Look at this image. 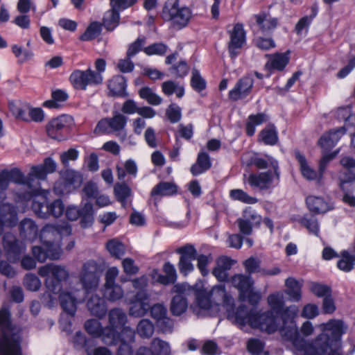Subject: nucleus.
I'll return each mask as SVG.
<instances>
[{"mask_svg":"<svg viewBox=\"0 0 355 355\" xmlns=\"http://www.w3.org/2000/svg\"><path fill=\"white\" fill-rule=\"evenodd\" d=\"M319 327L322 333L311 342L295 343L297 355H340L341 338L347 330L344 322L331 319Z\"/></svg>","mask_w":355,"mask_h":355,"instance_id":"f257e3e1","label":"nucleus"},{"mask_svg":"<svg viewBox=\"0 0 355 355\" xmlns=\"http://www.w3.org/2000/svg\"><path fill=\"white\" fill-rule=\"evenodd\" d=\"M71 234V227L66 222L58 225L46 224L40 231V240L43 246H34L32 252L35 259L42 263L47 258L58 259L60 258L62 250L58 241L62 236H68Z\"/></svg>","mask_w":355,"mask_h":355,"instance_id":"f03ea898","label":"nucleus"},{"mask_svg":"<svg viewBox=\"0 0 355 355\" xmlns=\"http://www.w3.org/2000/svg\"><path fill=\"white\" fill-rule=\"evenodd\" d=\"M21 327L12 322L11 313L8 308L0 309V332L1 344L6 355H21Z\"/></svg>","mask_w":355,"mask_h":355,"instance_id":"7ed1b4c3","label":"nucleus"},{"mask_svg":"<svg viewBox=\"0 0 355 355\" xmlns=\"http://www.w3.org/2000/svg\"><path fill=\"white\" fill-rule=\"evenodd\" d=\"M162 18L171 21L172 26L178 29L185 27L191 17V12L187 7H180L179 0H167L163 7Z\"/></svg>","mask_w":355,"mask_h":355,"instance_id":"20e7f679","label":"nucleus"},{"mask_svg":"<svg viewBox=\"0 0 355 355\" xmlns=\"http://www.w3.org/2000/svg\"><path fill=\"white\" fill-rule=\"evenodd\" d=\"M38 273L41 277H46L45 286L54 294L60 293L62 289V282L68 279L69 272L65 267L49 263L39 268Z\"/></svg>","mask_w":355,"mask_h":355,"instance_id":"39448f33","label":"nucleus"},{"mask_svg":"<svg viewBox=\"0 0 355 355\" xmlns=\"http://www.w3.org/2000/svg\"><path fill=\"white\" fill-rule=\"evenodd\" d=\"M270 165L273 171H267L248 175L247 182L251 188L262 191L271 189L278 184L280 178L278 162L277 160H271Z\"/></svg>","mask_w":355,"mask_h":355,"instance_id":"423d86ee","label":"nucleus"},{"mask_svg":"<svg viewBox=\"0 0 355 355\" xmlns=\"http://www.w3.org/2000/svg\"><path fill=\"white\" fill-rule=\"evenodd\" d=\"M101 271L94 261H88L82 267L79 275L80 282L85 294L95 291L99 285Z\"/></svg>","mask_w":355,"mask_h":355,"instance_id":"0eeeda50","label":"nucleus"},{"mask_svg":"<svg viewBox=\"0 0 355 355\" xmlns=\"http://www.w3.org/2000/svg\"><path fill=\"white\" fill-rule=\"evenodd\" d=\"M56 167L55 162L51 157L46 158L42 164L32 166L28 175V185L33 188L34 191H38L40 193V180H46L47 174L55 172Z\"/></svg>","mask_w":355,"mask_h":355,"instance_id":"6e6552de","label":"nucleus"},{"mask_svg":"<svg viewBox=\"0 0 355 355\" xmlns=\"http://www.w3.org/2000/svg\"><path fill=\"white\" fill-rule=\"evenodd\" d=\"M82 182L83 177L80 173L66 169L60 173V179L55 182L53 191L57 195L63 196L79 188Z\"/></svg>","mask_w":355,"mask_h":355,"instance_id":"1a4fd4ad","label":"nucleus"},{"mask_svg":"<svg viewBox=\"0 0 355 355\" xmlns=\"http://www.w3.org/2000/svg\"><path fill=\"white\" fill-rule=\"evenodd\" d=\"M69 80L72 87L76 90L85 91L88 87H96L101 84L98 73H94V70L88 68L85 70L76 69L70 74Z\"/></svg>","mask_w":355,"mask_h":355,"instance_id":"9d476101","label":"nucleus"},{"mask_svg":"<svg viewBox=\"0 0 355 355\" xmlns=\"http://www.w3.org/2000/svg\"><path fill=\"white\" fill-rule=\"evenodd\" d=\"M70 122L71 117L67 115L53 119L46 127L48 136L55 140H64L69 132Z\"/></svg>","mask_w":355,"mask_h":355,"instance_id":"9b49d317","label":"nucleus"},{"mask_svg":"<svg viewBox=\"0 0 355 355\" xmlns=\"http://www.w3.org/2000/svg\"><path fill=\"white\" fill-rule=\"evenodd\" d=\"M3 247L8 259L13 263L20 259L26 250L24 243L18 240L16 236L10 232H6L3 235Z\"/></svg>","mask_w":355,"mask_h":355,"instance_id":"f8f14e48","label":"nucleus"},{"mask_svg":"<svg viewBox=\"0 0 355 355\" xmlns=\"http://www.w3.org/2000/svg\"><path fill=\"white\" fill-rule=\"evenodd\" d=\"M175 252L180 255L178 263L180 272L187 276L194 270L192 261L196 260V258H197V250L193 245L187 243L178 248Z\"/></svg>","mask_w":355,"mask_h":355,"instance_id":"ddd939ff","label":"nucleus"},{"mask_svg":"<svg viewBox=\"0 0 355 355\" xmlns=\"http://www.w3.org/2000/svg\"><path fill=\"white\" fill-rule=\"evenodd\" d=\"M6 195L0 191V235L5 226L12 227L17 222V208L13 205L5 202Z\"/></svg>","mask_w":355,"mask_h":355,"instance_id":"4468645a","label":"nucleus"},{"mask_svg":"<svg viewBox=\"0 0 355 355\" xmlns=\"http://www.w3.org/2000/svg\"><path fill=\"white\" fill-rule=\"evenodd\" d=\"M278 317L272 311L257 312L256 315H254V320L252 322V328L259 329L268 334L274 333L278 329L277 322Z\"/></svg>","mask_w":355,"mask_h":355,"instance_id":"2eb2a0df","label":"nucleus"},{"mask_svg":"<svg viewBox=\"0 0 355 355\" xmlns=\"http://www.w3.org/2000/svg\"><path fill=\"white\" fill-rule=\"evenodd\" d=\"M8 176L10 182L23 184L25 187L29 189V191L17 193L19 200L26 202L30 200L34 196L39 194L38 191H34L33 188L28 185L27 182L28 176L25 177L22 172L18 168H12L10 171L8 170Z\"/></svg>","mask_w":355,"mask_h":355,"instance_id":"dca6fc26","label":"nucleus"},{"mask_svg":"<svg viewBox=\"0 0 355 355\" xmlns=\"http://www.w3.org/2000/svg\"><path fill=\"white\" fill-rule=\"evenodd\" d=\"M230 41L228 45V50L232 58L236 57L239 52L238 49L242 48L246 40V33L242 24H236L230 33Z\"/></svg>","mask_w":355,"mask_h":355,"instance_id":"f3484780","label":"nucleus"},{"mask_svg":"<svg viewBox=\"0 0 355 355\" xmlns=\"http://www.w3.org/2000/svg\"><path fill=\"white\" fill-rule=\"evenodd\" d=\"M254 85V80L250 76L240 78L234 87L229 92L230 99L236 101L247 97L251 92Z\"/></svg>","mask_w":355,"mask_h":355,"instance_id":"a211bd4d","label":"nucleus"},{"mask_svg":"<svg viewBox=\"0 0 355 355\" xmlns=\"http://www.w3.org/2000/svg\"><path fill=\"white\" fill-rule=\"evenodd\" d=\"M209 293L214 306H223L227 311L232 308L234 299L226 292L225 285L219 284L214 286Z\"/></svg>","mask_w":355,"mask_h":355,"instance_id":"6ab92c4d","label":"nucleus"},{"mask_svg":"<svg viewBox=\"0 0 355 355\" xmlns=\"http://www.w3.org/2000/svg\"><path fill=\"white\" fill-rule=\"evenodd\" d=\"M256 313L254 310H249L245 305H241L236 309L233 315L228 314V318L233 319L234 323L241 329H243L247 324L252 328V322L254 320Z\"/></svg>","mask_w":355,"mask_h":355,"instance_id":"aec40b11","label":"nucleus"},{"mask_svg":"<svg viewBox=\"0 0 355 355\" xmlns=\"http://www.w3.org/2000/svg\"><path fill=\"white\" fill-rule=\"evenodd\" d=\"M150 308L147 293L137 291L130 307L129 313L135 317L144 316Z\"/></svg>","mask_w":355,"mask_h":355,"instance_id":"412c9836","label":"nucleus"},{"mask_svg":"<svg viewBox=\"0 0 355 355\" xmlns=\"http://www.w3.org/2000/svg\"><path fill=\"white\" fill-rule=\"evenodd\" d=\"M127 80L123 76L116 75L107 81L108 96L125 98L128 96L126 91Z\"/></svg>","mask_w":355,"mask_h":355,"instance_id":"4be33fe9","label":"nucleus"},{"mask_svg":"<svg viewBox=\"0 0 355 355\" xmlns=\"http://www.w3.org/2000/svg\"><path fill=\"white\" fill-rule=\"evenodd\" d=\"M85 298V295L79 298L76 293L63 292L61 293L59 299L61 307L63 311L71 316H73L76 312V305Z\"/></svg>","mask_w":355,"mask_h":355,"instance_id":"5701e85b","label":"nucleus"},{"mask_svg":"<svg viewBox=\"0 0 355 355\" xmlns=\"http://www.w3.org/2000/svg\"><path fill=\"white\" fill-rule=\"evenodd\" d=\"M232 286L239 291V297H245L248 291L253 288L254 280L250 275L236 274L231 277Z\"/></svg>","mask_w":355,"mask_h":355,"instance_id":"b1692460","label":"nucleus"},{"mask_svg":"<svg viewBox=\"0 0 355 355\" xmlns=\"http://www.w3.org/2000/svg\"><path fill=\"white\" fill-rule=\"evenodd\" d=\"M345 133L346 129L344 126L331 130L320 139L319 144L325 150L331 149Z\"/></svg>","mask_w":355,"mask_h":355,"instance_id":"393cba45","label":"nucleus"},{"mask_svg":"<svg viewBox=\"0 0 355 355\" xmlns=\"http://www.w3.org/2000/svg\"><path fill=\"white\" fill-rule=\"evenodd\" d=\"M211 164L209 154L205 151H200L198 154L196 162L191 166L190 172L193 176H198L209 170Z\"/></svg>","mask_w":355,"mask_h":355,"instance_id":"a878e982","label":"nucleus"},{"mask_svg":"<svg viewBox=\"0 0 355 355\" xmlns=\"http://www.w3.org/2000/svg\"><path fill=\"white\" fill-rule=\"evenodd\" d=\"M257 25L263 33L273 31L278 24V19L272 17L268 13L260 12L253 16Z\"/></svg>","mask_w":355,"mask_h":355,"instance_id":"bb28decb","label":"nucleus"},{"mask_svg":"<svg viewBox=\"0 0 355 355\" xmlns=\"http://www.w3.org/2000/svg\"><path fill=\"white\" fill-rule=\"evenodd\" d=\"M87 306L90 313L101 319L107 313V306L104 299L95 295H92L87 302Z\"/></svg>","mask_w":355,"mask_h":355,"instance_id":"cd10ccee","label":"nucleus"},{"mask_svg":"<svg viewBox=\"0 0 355 355\" xmlns=\"http://www.w3.org/2000/svg\"><path fill=\"white\" fill-rule=\"evenodd\" d=\"M233 265L232 260L223 257L218 260L216 267L212 270L213 275L220 282L228 281V271Z\"/></svg>","mask_w":355,"mask_h":355,"instance_id":"c85d7f7f","label":"nucleus"},{"mask_svg":"<svg viewBox=\"0 0 355 355\" xmlns=\"http://www.w3.org/2000/svg\"><path fill=\"white\" fill-rule=\"evenodd\" d=\"M306 203L309 211L315 214H324L331 209L329 203L319 196H308L306 198Z\"/></svg>","mask_w":355,"mask_h":355,"instance_id":"c756f323","label":"nucleus"},{"mask_svg":"<svg viewBox=\"0 0 355 355\" xmlns=\"http://www.w3.org/2000/svg\"><path fill=\"white\" fill-rule=\"evenodd\" d=\"M268 119V116L263 112L249 115L245 123L246 135L249 137L253 136L256 131V127L267 122Z\"/></svg>","mask_w":355,"mask_h":355,"instance_id":"7c9ffc66","label":"nucleus"},{"mask_svg":"<svg viewBox=\"0 0 355 355\" xmlns=\"http://www.w3.org/2000/svg\"><path fill=\"white\" fill-rule=\"evenodd\" d=\"M38 228L34 220L30 218L23 219L19 224L20 236L28 240H33L37 235Z\"/></svg>","mask_w":355,"mask_h":355,"instance_id":"2f4dec72","label":"nucleus"},{"mask_svg":"<svg viewBox=\"0 0 355 355\" xmlns=\"http://www.w3.org/2000/svg\"><path fill=\"white\" fill-rule=\"evenodd\" d=\"M178 187L173 182H160L155 185L150 192L152 197L159 196H172L177 193Z\"/></svg>","mask_w":355,"mask_h":355,"instance_id":"473e14b6","label":"nucleus"},{"mask_svg":"<svg viewBox=\"0 0 355 355\" xmlns=\"http://www.w3.org/2000/svg\"><path fill=\"white\" fill-rule=\"evenodd\" d=\"M288 53L289 52L270 55V61L266 63V67L270 69L284 70L290 60Z\"/></svg>","mask_w":355,"mask_h":355,"instance_id":"72a5a7b5","label":"nucleus"},{"mask_svg":"<svg viewBox=\"0 0 355 355\" xmlns=\"http://www.w3.org/2000/svg\"><path fill=\"white\" fill-rule=\"evenodd\" d=\"M259 140L266 145L274 146L278 141V132L274 124H268L259 135Z\"/></svg>","mask_w":355,"mask_h":355,"instance_id":"f704fd0d","label":"nucleus"},{"mask_svg":"<svg viewBox=\"0 0 355 355\" xmlns=\"http://www.w3.org/2000/svg\"><path fill=\"white\" fill-rule=\"evenodd\" d=\"M295 157L300 164V171L304 178L309 180H313L318 178V175L317 172L308 165L304 155H303L299 150H295Z\"/></svg>","mask_w":355,"mask_h":355,"instance_id":"c9c22d12","label":"nucleus"},{"mask_svg":"<svg viewBox=\"0 0 355 355\" xmlns=\"http://www.w3.org/2000/svg\"><path fill=\"white\" fill-rule=\"evenodd\" d=\"M109 325L116 329L123 327L127 322L125 313L119 308L112 309L108 313Z\"/></svg>","mask_w":355,"mask_h":355,"instance_id":"e433bc0d","label":"nucleus"},{"mask_svg":"<svg viewBox=\"0 0 355 355\" xmlns=\"http://www.w3.org/2000/svg\"><path fill=\"white\" fill-rule=\"evenodd\" d=\"M137 166L133 159H128L125 162L123 166H116L117 178L123 180L127 175L135 178L137 174Z\"/></svg>","mask_w":355,"mask_h":355,"instance_id":"4c0bfd02","label":"nucleus"},{"mask_svg":"<svg viewBox=\"0 0 355 355\" xmlns=\"http://www.w3.org/2000/svg\"><path fill=\"white\" fill-rule=\"evenodd\" d=\"M31 208L33 212L40 218H47L49 217V203L47 202L46 198L41 197L40 198H34Z\"/></svg>","mask_w":355,"mask_h":355,"instance_id":"58836bf2","label":"nucleus"},{"mask_svg":"<svg viewBox=\"0 0 355 355\" xmlns=\"http://www.w3.org/2000/svg\"><path fill=\"white\" fill-rule=\"evenodd\" d=\"M116 329V328L110 325L103 327L102 334L99 338H101L103 343L105 345H116L120 340V334Z\"/></svg>","mask_w":355,"mask_h":355,"instance_id":"ea45409f","label":"nucleus"},{"mask_svg":"<svg viewBox=\"0 0 355 355\" xmlns=\"http://www.w3.org/2000/svg\"><path fill=\"white\" fill-rule=\"evenodd\" d=\"M285 285L287 287L286 294L293 301L298 302L301 299L302 284L293 277L286 279Z\"/></svg>","mask_w":355,"mask_h":355,"instance_id":"a19ab883","label":"nucleus"},{"mask_svg":"<svg viewBox=\"0 0 355 355\" xmlns=\"http://www.w3.org/2000/svg\"><path fill=\"white\" fill-rule=\"evenodd\" d=\"M188 307V302L184 295H175L171 302V311L174 315H180L184 313Z\"/></svg>","mask_w":355,"mask_h":355,"instance_id":"79ce46f5","label":"nucleus"},{"mask_svg":"<svg viewBox=\"0 0 355 355\" xmlns=\"http://www.w3.org/2000/svg\"><path fill=\"white\" fill-rule=\"evenodd\" d=\"M114 192L116 200L120 202L121 206L125 208L127 204V198L132 194L130 187L124 182L116 183L114 187Z\"/></svg>","mask_w":355,"mask_h":355,"instance_id":"37998d69","label":"nucleus"},{"mask_svg":"<svg viewBox=\"0 0 355 355\" xmlns=\"http://www.w3.org/2000/svg\"><path fill=\"white\" fill-rule=\"evenodd\" d=\"M119 9L112 8L107 11L103 17V25L107 31H113L119 24L120 16Z\"/></svg>","mask_w":355,"mask_h":355,"instance_id":"c03bdc74","label":"nucleus"},{"mask_svg":"<svg viewBox=\"0 0 355 355\" xmlns=\"http://www.w3.org/2000/svg\"><path fill=\"white\" fill-rule=\"evenodd\" d=\"M81 226L84 228L87 227L93 223L94 211L92 204L87 202L79 209Z\"/></svg>","mask_w":355,"mask_h":355,"instance_id":"a18cd8bd","label":"nucleus"},{"mask_svg":"<svg viewBox=\"0 0 355 355\" xmlns=\"http://www.w3.org/2000/svg\"><path fill=\"white\" fill-rule=\"evenodd\" d=\"M355 266V256L346 250L341 252L340 259L337 262V267L344 272L351 271Z\"/></svg>","mask_w":355,"mask_h":355,"instance_id":"49530a36","label":"nucleus"},{"mask_svg":"<svg viewBox=\"0 0 355 355\" xmlns=\"http://www.w3.org/2000/svg\"><path fill=\"white\" fill-rule=\"evenodd\" d=\"M299 223L306 227L309 232L315 236H320V225L317 218L313 216L304 215L299 220Z\"/></svg>","mask_w":355,"mask_h":355,"instance_id":"de8ad7c7","label":"nucleus"},{"mask_svg":"<svg viewBox=\"0 0 355 355\" xmlns=\"http://www.w3.org/2000/svg\"><path fill=\"white\" fill-rule=\"evenodd\" d=\"M139 95L141 98L146 101L148 104L152 105H158L162 102V98L148 87H141L139 90Z\"/></svg>","mask_w":355,"mask_h":355,"instance_id":"09e8293b","label":"nucleus"},{"mask_svg":"<svg viewBox=\"0 0 355 355\" xmlns=\"http://www.w3.org/2000/svg\"><path fill=\"white\" fill-rule=\"evenodd\" d=\"M106 248L110 254L116 259H120L125 252L123 243L116 239L109 240L106 243Z\"/></svg>","mask_w":355,"mask_h":355,"instance_id":"8fccbe9b","label":"nucleus"},{"mask_svg":"<svg viewBox=\"0 0 355 355\" xmlns=\"http://www.w3.org/2000/svg\"><path fill=\"white\" fill-rule=\"evenodd\" d=\"M162 92L166 96H171L175 93L178 98H180L184 95V89L183 86L177 85L173 80H167L162 84Z\"/></svg>","mask_w":355,"mask_h":355,"instance_id":"3c124183","label":"nucleus"},{"mask_svg":"<svg viewBox=\"0 0 355 355\" xmlns=\"http://www.w3.org/2000/svg\"><path fill=\"white\" fill-rule=\"evenodd\" d=\"M168 46L163 42H155L144 47V53L148 55L164 56L166 53Z\"/></svg>","mask_w":355,"mask_h":355,"instance_id":"603ef678","label":"nucleus"},{"mask_svg":"<svg viewBox=\"0 0 355 355\" xmlns=\"http://www.w3.org/2000/svg\"><path fill=\"white\" fill-rule=\"evenodd\" d=\"M153 352V355H170L171 349L168 343L157 338H154L149 347Z\"/></svg>","mask_w":355,"mask_h":355,"instance_id":"864d4df0","label":"nucleus"},{"mask_svg":"<svg viewBox=\"0 0 355 355\" xmlns=\"http://www.w3.org/2000/svg\"><path fill=\"white\" fill-rule=\"evenodd\" d=\"M52 100L46 101L44 103V106L49 108H58V102H64L69 98L68 94L63 90L57 89L52 92Z\"/></svg>","mask_w":355,"mask_h":355,"instance_id":"5fc2aeb1","label":"nucleus"},{"mask_svg":"<svg viewBox=\"0 0 355 355\" xmlns=\"http://www.w3.org/2000/svg\"><path fill=\"white\" fill-rule=\"evenodd\" d=\"M230 196L232 200H238L245 204H255L258 202L257 198L249 196L242 189H232L230 192Z\"/></svg>","mask_w":355,"mask_h":355,"instance_id":"6e6d98bb","label":"nucleus"},{"mask_svg":"<svg viewBox=\"0 0 355 355\" xmlns=\"http://www.w3.org/2000/svg\"><path fill=\"white\" fill-rule=\"evenodd\" d=\"M105 296L109 301L115 302L122 298L123 291L120 286L116 284L105 286Z\"/></svg>","mask_w":355,"mask_h":355,"instance_id":"4d7b16f0","label":"nucleus"},{"mask_svg":"<svg viewBox=\"0 0 355 355\" xmlns=\"http://www.w3.org/2000/svg\"><path fill=\"white\" fill-rule=\"evenodd\" d=\"M101 28L98 23L92 22L86 28L83 34H82L79 39L81 41H91L94 40L101 33Z\"/></svg>","mask_w":355,"mask_h":355,"instance_id":"13d9d810","label":"nucleus"},{"mask_svg":"<svg viewBox=\"0 0 355 355\" xmlns=\"http://www.w3.org/2000/svg\"><path fill=\"white\" fill-rule=\"evenodd\" d=\"M268 302L271 308L270 311H272L275 315L279 316L284 308L282 297L279 294H271L268 297Z\"/></svg>","mask_w":355,"mask_h":355,"instance_id":"bf43d9fd","label":"nucleus"},{"mask_svg":"<svg viewBox=\"0 0 355 355\" xmlns=\"http://www.w3.org/2000/svg\"><path fill=\"white\" fill-rule=\"evenodd\" d=\"M86 331L94 338H99L102 334V327L101 322L96 319L87 320L85 323Z\"/></svg>","mask_w":355,"mask_h":355,"instance_id":"052dcab7","label":"nucleus"},{"mask_svg":"<svg viewBox=\"0 0 355 355\" xmlns=\"http://www.w3.org/2000/svg\"><path fill=\"white\" fill-rule=\"evenodd\" d=\"M137 331L141 337L150 338L154 332V326L149 320L143 319L137 324Z\"/></svg>","mask_w":355,"mask_h":355,"instance_id":"680f3d73","label":"nucleus"},{"mask_svg":"<svg viewBox=\"0 0 355 355\" xmlns=\"http://www.w3.org/2000/svg\"><path fill=\"white\" fill-rule=\"evenodd\" d=\"M243 220L251 223L254 227H259L261 223V216L259 215L252 207H247L242 214Z\"/></svg>","mask_w":355,"mask_h":355,"instance_id":"e2e57ef3","label":"nucleus"},{"mask_svg":"<svg viewBox=\"0 0 355 355\" xmlns=\"http://www.w3.org/2000/svg\"><path fill=\"white\" fill-rule=\"evenodd\" d=\"M254 46L262 51H269L276 47V44L271 37H257L253 40Z\"/></svg>","mask_w":355,"mask_h":355,"instance_id":"0e129e2a","label":"nucleus"},{"mask_svg":"<svg viewBox=\"0 0 355 355\" xmlns=\"http://www.w3.org/2000/svg\"><path fill=\"white\" fill-rule=\"evenodd\" d=\"M243 266L248 275H250L253 273H260L261 272V261L254 257H250L244 261Z\"/></svg>","mask_w":355,"mask_h":355,"instance_id":"69168bd1","label":"nucleus"},{"mask_svg":"<svg viewBox=\"0 0 355 355\" xmlns=\"http://www.w3.org/2000/svg\"><path fill=\"white\" fill-rule=\"evenodd\" d=\"M146 43V37L145 36H140L132 43L128 46L126 54L127 57L132 58L139 51H143V47Z\"/></svg>","mask_w":355,"mask_h":355,"instance_id":"338daca9","label":"nucleus"},{"mask_svg":"<svg viewBox=\"0 0 355 355\" xmlns=\"http://www.w3.org/2000/svg\"><path fill=\"white\" fill-rule=\"evenodd\" d=\"M196 302L198 306L205 310H209L214 306L210 295L205 291L196 293Z\"/></svg>","mask_w":355,"mask_h":355,"instance_id":"774afa93","label":"nucleus"}]
</instances>
